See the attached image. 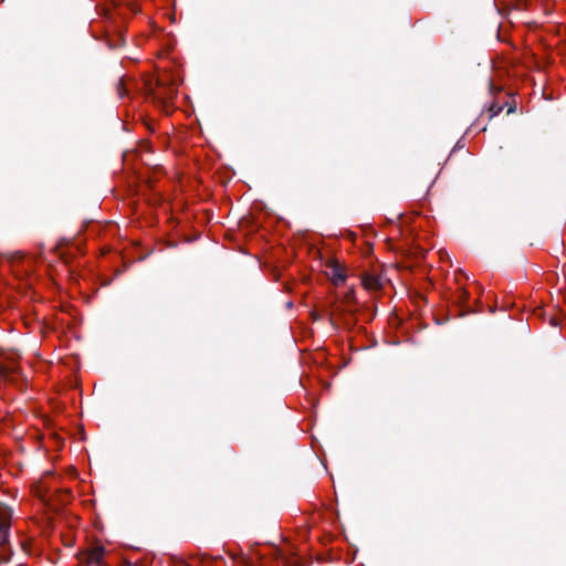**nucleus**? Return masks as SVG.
Segmentation results:
<instances>
[{"label":"nucleus","instance_id":"1a4fd4ad","mask_svg":"<svg viewBox=\"0 0 566 566\" xmlns=\"http://www.w3.org/2000/svg\"><path fill=\"white\" fill-rule=\"evenodd\" d=\"M175 91L174 90H169V96H168V99L171 101L174 95H175Z\"/></svg>","mask_w":566,"mask_h":566},{"label":"nucleus","instance_id":"ddd939ff","mask_svg":"<svg viewBox=\"0 0 566 566\" xmlns=\"http://www.w3.org/2000/svg\"><path fill=\"white\" fill-rule=\"evenodd\" d=\"M494 88L492 82H490V90L492 91Z\"/></svg>","mask_w":566,"mask_h":566},{"label":"nucleus","instance_id":"6e6552de","mask_svg":"<svg viewBox=\"0 0 566 566\" xmlns=\"http://www.w3.org/2000/svg\"><path fill=\"white\" fill-rule=\"evenodd\" d=\"M397 319L398 318L394 315V313H391V321H390L391 327L394 326V324H396Z\"/></svg>","mask_w":566,"mask_h":566},{"label":"nucleus","instance_id":"f8f14e48","mask_svg":"<svg viewBox=\"0 0 566 566\" xmlns=\"http://www.w3.org/2000/svg\"><path fill=\"white\" fill-rule=\"evenodd\" d=\"M397 231H398L399 233H401V224H400V223H399V224H397Z\"/></svg>","mask_w":566,"mask_h":566},{"label":"nucleus","instance_id":"7ed1b4c3","mask_svg":"<svg viewBox=\"0 0 566 566\" xmlns=\"http://www.w3.org/2000/svg\"><path fill=\"white\" fill-rule=\"evenodd\" d=\"M325 274L335 286L342 285L346 280V271L344 266L334 260L326 263Z\"/></svg>","mask_w":566,"mask_h":566},{"label":"nucleus","instance_id":"f257e3e1","mask_svg":"<svg viewBox=\"0 0 566 566\" xmlns=\"http://www.w3.org/2000/svg\"><path fill=\"white\" fill-rule=\"evenodd\" d=\"M19 367L15 355L0 354V380L4 382H14L17 380Z\"/></svg>","mask_w":566,"mask_h":566},{"label":"nucleus","instance_id":"9d476101","mask_svg":"<svg viewBox=\"0 0 566 566\" xmlns=\"http://www.w3.org/2000/svg\"><path fill=\"white\" fill-rule=\"evenodd\" d=\"M514 111H515L514 106H510V108H509L507 113H509V114H511V113H513Z\"/></svg>","mask_w":566,"mask_h":566},{"label":"nucleus","instance_id":"20e7f679","mask_svg":"<svg viewBox=\"0 0 566 566\" xmlns=\"http://www.w3.org/2000/svg\"><path fill=\"white\" fill-rule=\"evenodd\" d=\"M355 311L354 296L349 292L345 295L343 301H337L332 310L333 315H340L343 313H353Z\"/></svg>","mask_w":566,"mask_h":566},{"label":"nucleus","instance_id":"423d86ee","mask_svg":"<svg viewBox=\"0 0 566 566\" xmlns=\"http://www.w3.org/2000/svg\"><path fill=\"white\" fill-rule=\"evenodd\" d=\"M363 283L368 290H378L381 286L379 279L373 275L365 276Z\"/></svg>","mask_w":566,"mask_h":566},{"label":"nucleus","instance_id":"39448f33","mask_svg":"<svg viewBox=\"0 0 566 566\" xmlns=\"http://www.w3.org/2000/svg\"><path fill=\"white\" fill-rule=\"evenodd\" d=\"M11 520V512L7 506L0 505V534L4 536Z\"/></svg>","mask_w":566,"mask_h":566},{"label":"nucleus","instance_id":"f03ea898","mask_svg":"<svg viewBox=\"0 0 566 566\" xmlns=\"http://www.w3.org/2000/svg\"><path fill=\"white\" fill-rule=\"evenodd\" d=\"M105 549L102 546L93 547L78 555V562L81 565H102L104 563Z\"/></svg>","mask_w":566,"mask_h":566},{"label":"nucleus","instance_id":"9b49d317","mask_svg":"<svg viewBox=\"0 0 566 566\" xmlns=\"http://www.w3.org/2000/svg\"><path fill=\"white\" fill-rule=\"evenodd\" d=\"M394 235V229L391 228V237ZM390 250L394 251L395 250V247L394 244L391 243V247H390Z\"/></svg>","mask_w":566,"mask_h":566},{"label":"nucleus","instance_id":"0eeeda50","mask_svg":"<svg viewBox=\"0 0 566 566\" xmlns=\"http://www.w3.org/2000/svg\"><path fill=\"white\" fill-rule=\"evenodd\" d=\"M503 111V105H500L499 103H492L489 107V117L493 118L494 116L499 115Z\"/></svg>","mask_w":566,"mask_h":566}]
</instances>
